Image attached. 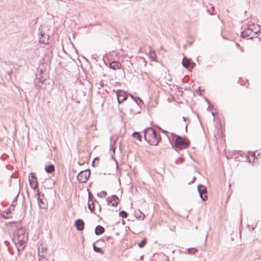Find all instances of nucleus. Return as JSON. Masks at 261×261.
I'll list each match as a JSON object with an SVG mask.
<instances>
[{
	"label": "nucleus",
	"instance_id": "f257e3e1",
	"mask_svg": "<svg viewBox=\"0 0 261 261\" xmlns=\"http://www.w3.org/2000/svg\"><path fill=\"white\" fill-rule=\"evenodd\" d=\"M28 240V237L25 229L20 225H17L14 233L13 241L18 252L24 249Z\"/></svg>",
	"mask_w": 261,
	"mask_h": 261
},
{
	"label": "nucleus",
	"instance_id": "f03ea898",
	"mask_svg": "<svg viewBox=\"0 0 261 261\" xmlns=\"http://www.w3.org/2000/svg\"><path fill=\"white\" fill-rule=\"evenodd\" d=\"M260 31L259 25L254 23L249 24L242 32V37L248 39H251L257 37L258 33Z\"/></svg>",
	"mask_w": 261,
	"mask_h": 261
},
{
	"label": "nucleus",
	"instance_id": "7ed1b4c3",
	"mask_svg": "<svg viewBox=\"0 0 261 261\" xmlns=\"http://www.w3.org/2000/svg\"><path fill=\"white\" fill-rule=\"evenodd\" d=\"M144 137L145 140L151 145H157L161 139L151 127H148L144 130Z\"/></svg>",
	"mask_w": 261,
	"mask_h": 261
},
{
	"label": "nucleus",
	"instance_id": "20e7f679",
	"mask_svg": "<svg viewBox=\"0 0 261 261\" xmlns=\"http://www.w3.org/2000/svg\"><path fill=\"white\" fill-rule=\"evenodd\" d=\"M51 32L45 25H42L39 29V39L40 42L47 44L51 35Z\"/></svg>",
	"mask_w": 261,
	"mask_h": 261
},
{
	"label": "nucleus",
	"instance_id": "39448f33",
	"mask_svg": "<svg viewBox=\"0 0 261 261\" xmlns=\"http://www.w3.org/2000/svg\"><path fill=\"white\" fill-rule=\"evenodd\" d=\"M38 257L39 261H47L49 254L47 252L46 245L40 244L38 248Z\"/></svg>",
	"mask_w": 261,
	"mask_h": 261
},
{
	"label": "nucleus",
	"instance_id": "423d86ee",
	"mask_svg": "<svg viewBox=\"0 0 261 261\" xmlns=\"http://www.w3.org/2000/svg\"><path fill=\"white\" fill-rule=\"evenodd\" d=\"M175 147L178 149H183L189 146V143L181 137L177 136L174 142Z\"/></svg>",
	"mask_w": 261,
	"mask_h": 261
},
{
	"label": "nucleus",
	"instance_id": "0eeeda50",
	"mask_svg": "<svg viewBox=\"0 0 261 261\" xmlns=\"http://www.w3.org/2000/svg\"><path fill=\"white\" fill-rule=\"evenodd\" d=\"M90 170H85L81 171L77 175V179L81 183L86 182L90 176Z\"/></svg>",
	"mask_w": 261,
	"mask_h": 261
},
{
	"label": "nucleus",
	"instance_id": "6e6552de",
	"mask_svg": "<svg viewBox=\"0 0 261 261\" xmlns=\"http://www.w3.org/2000/svg\"><path fill=\"white\" fill-rule=\"evenodd\" d=\"M117 140V137H115L114 136H112L110 139V152H112L111 154V158L113 159L115 162L117 164V161L115 160L114 158V154L115 153L116 149V142Z\"/></svg>",
	"mask_w": 261,
	"mask_h": 261
},
{
	"label": "nucleus",
	"instance_id": "1a4fd4ad",
	"mask_svg": "<svg viewBox=\"0 0 261 261\" xmlns=\"http://www.w3.org/2000/svg\"><path fill=\"white\" fill-rule=\"evenodd\" d=\"M29 181L31 187L33 189H35L37 187L38 182L37 181V177L32 172L30 173L29 175Z\"/></svg>",
	"mask_w": 261,
	"mask_h": 261
},
{
	"label": "nucleus",
	"instance_id": "9d476101",
	"mask_svg": "<svg viewBox=\"0 0 261 261\" xmlns=\"http://www.w3.org/2000/svg\"><path fill=\"white\" fill-rule=\"evenodd\" d=\"M37 79L41 83H43L44 81L48 77L47 73L46 71H43L42 69L38 70V73L36 74Z\"/></svg>",
	"mask_w": 261,
	"mask_h": 261
},
{
	"label": "nucleus",
	"instance_id": "9b49d317",
	"mask_svg": "<svg viewBox=\"0 0 261 261\" xmlns=\"http://www.w3.org/2000/svg\"><path fill=\"white\" fill-rule=\"evenodd\" d=\"M117 100L119 103L122 102L127 98V95L125 92L121 90H118L116 92Z\"/></svg>",
	"mask_w": 261,
	"mask_h": 261
},
{
	"label": "nucleus",
	"instance_id": "f8f14e48",
	"mask_svg": "<svg viewBox=\"0 0 261 261\" xmlns=\"http://www.w3.org/2000/svg\"><path fill=\"white\" fill-rule=\"evenodd\" d=\"M198 191L200 198L203 200H205L207 198V196L205 195L204 196H203V194H205L207 192L205 187L201 185H199L198 186Z\"/></svg>",
	"mask_w": 261,
	"mask_h": 261
},
{
	"label": "nucleus",
	"instance_id": "ddd939ff",
	"mask_svg": "<svg viewBox=\"0 0 261 261\" xmlns=\"http://www.w3.org/2000/svg\"><path fill=\"white\" fill-rule=\"evenodd\" d=\"M107 200L108 204H111L113 206H116L117 205L119 198L116 195H113L111 197H108Z\"/></svg>",
	"mask_w": 261,
	"mask_h": 261
},
{
	"label": "nucleus",
	"instance_id": "4468645a",
	"mask_svg": "<svg viewBox=\"0 0 261 261\" xmlns=\"http://www.w3.org/2000/svg\"><path fill=\"white\" fill-rule=\"evenodd\" d=\"M182 66L186 68L189 67L193 68L194 67V63H191L190 60L188 59L186 57H184L182 59Z\"/></svg>",
	"mask_w": 261,
	"mask_h": 261
},
{
	"label": "nucleus",
	"instance_id": "2eb2a0df",
	"mask_svg": "<svg viewBox=\"0 0 261 261\" xmlns=\"http://www.w3.org/2000/svg\"><path fill=\"white\" fill-rule=\"evenodd\" d=\"M75 225L78 230H83L84 228V222L82 219H77L76 220Z\"/></svg>",
	"mask_w": 261,
	"mask_h": 261
},
{
	"label": "nucleus",
	"instance_id": "dca6fc26",
	"mask_svg": "<svg viewBox=\"0 0 261 261\" xmlns=\"http://www.w3.org/2000/svg\"><path fill=\"white\" fill-rule=\"evenodd\" d=\"M91 194L89 193L88 208L91 212H93L94 210V204L93 199H91Z\"/></svg>",
	"mask_w": 261,
	"mask_h": 261
},
{
	"label": "nucleus",
	"instance_id": "f3484780",
	"mask_svg": "<svg viewBox=\"0 0 261 261\" xmlns=\"http://www.w3.org/2000/svg\"><path fill=\"white\" fill-rule=\"evenodd\" d=\"M105 228L103 227L100 225H97L95 228V233L96 235H100L104 232Z\"/></svg>",
	"mask_w": 261,
	"mask_h": 261
},
{
	"label": "nucleus",
	"instance_id": "a211bd4d",
	"mask_svg": "<svg viewBox=\"0 0 261 261\" xmlns=\"http://www.w3.org/2000/svg\"><path fill=\"white\" fill-rule=\"evenodd\" d=\"M45 170L48 173H51L55 171V167L53 165H49L45 167Z\"/></svg>",
	"mask_w": 261,
	"mask_h": 261
},
{
	"label": "nucleus",
	"instance_id": "6ab92c4d",
	"mask_svg": "<svg viewBox=\"0 0 261 261\" xmlns=\"http://www.w3.org/2000/svg\"><path fill=\"white\" fill-rule=\"evenodd\" d=\"M135 214L137 218L143 219L145 218V215L143 214L139 210L136 211Z\"/></svg>",
	"mask_w": 261,
	"mask_h": 261
},
{
	"label": "nucleus",
	"instance_id": "aec40b11",
	"mask_svg": "<svg viewBox=\"0 0 261 261\" xmlns=\"http://www.w3.org/2000/svg\"><path fill=\"white\" fill-rule=\"evenodd\" d=\"M110 67L111 69L114 70L120 68L119 67L118 63L116 61L112 62L110 64Z\"/></svg>",
	"mask_w": 261,
	"mask_h": 261
},
{
	"label": "nucleus",
	"instance_id": "412c9836",
	"mask_svg": "<svg viewBox=\"0 0 261 261\" xmlns=\"http://www.w3.org/2000/svg\"><path fill=\"white\" fill-rule=\"evenodd\" d=\"M149 58L153 61L155 60L156 54L154 51L150 50L149 53Z\"/></svg>",
	"mask_w": 261,
	"mask_h": 261
},
{
	"label": "nucleus",
	"instance_id": "4be33fe9",
	"mask_svg": "<svg viewBox=\"0 0 261 261\" xmlns=\"http://www.w3.org/2000/svg\"><path fill=\"white\" fill-rule=\"evenodd\" d=\"M132 135L135 138H136L139 141H141L142 137L139 133L134 132L133 133Z\"/></svg>",
	"mask_w": 261,
	"mask_h": 261
},
{
	"label": "nucleus",
	"instance_id": "5701e85b",
	"mask_svg": "<svg viewBox=\"0 0 261 261\" xmlns=\"http://www.w3.org/2000/svg\"><path fill=\"white\" fill-rule=\"evenodd\" d=\"M197 251V250L196 248H188L187 249V253L188 254H194Z\"/></svg>",
	"mask_w": 261,
	"mask_h": 261
},
{
	"label": "nucleus",
	"instance_id": "b1692460",
	"mask_svg": "<svg viewBox=\"0 0 261 261\" xmlns=\"http://www.w3.org/2000/svg\"><path fill=\"white\" fill-rule=\"evenodd\" d=\"M97 196L100 198H103L107 195V192L104 191H102L97 194Z\"/></svg>",
	"mask_w": 261,
	"mask_h": 261
},
{
	"label": "nucleus",
	"instance_id": "393cba45",
	"mask_svg": "<svg viewBox=\"0 0 261 261\" xmlns=\"http://www.w3.org/2000/svg\"><path fill=\"white\" fill-rule=\"evenodd\" d=\"M93 250L96 252H98V253H102L103 252L101 250V248H99V247H96L95 245V244H93Z\"/></svg>",
	"mask_w": 261,
	"mask_h": 261
},
{
	"label": "nucleus",
	"instance_id": "a878e982",
	"mask_svg": "<svg viewBox=\"0 0 261 261\" xmlns=\"http://www.w3.org/2000/svg\"><path fill=\"white\" fill-rule=\"evenodd\" d=\"M38 204L40 207L42 208H45L46 205L44 204L43 201L38 198Z\"/></svg>",
	"mask_w": 261,
	"mask_h": 261
},
{
	"label": "nucleus",
	"instance_id": "bb28decb",
	"mask_svg": "<svg viewBox=\"0 0 261 261\" xmlns=\"http://www.w3.org/2000/svg\"><path fill=\"white\" fill-rule=\"evenodd\" d=\"M146 244V239L144 238L140 243L138 244V246L140 248H143Z\"/></svg>",
	"mask_w": 261,
	"mask_h": 261
},
{
	"label": "nucleus",
	"instance_id": "cd10ccee",
	"mask_svg": "<svg viewBox=\"0 0 261 261\" xmlns=\"http://www.w3.org/2000/svg\"><path fill=\"white\" fill-rule=\"evenodd\" d=\"M119 216L123 218H126L127 217V214L125 211H122L119 213Z\"/></svg>",
	"mask_w": 261,
	"mask_h": 261
},
{
	"label": "nucleus",
	"instance_id": "c85d7f7f",
	"mask_svg": "<svg viewBox=\"0 0 261 261\" xmlns=\"http://www.w3.org/2000/svg\"><path fill=\"white\" fill-rule=\"evenodd\" d=\"M96 84L99 88H100V87H102L103 86V83L102 81H99Z\"/></svg>",
	"mask_w": 261,
	"mask_h": 261
},
{
	"label": "nucleus",
	"instance_id": "c756f323",
	"mask_svg": "<svg viewBox=\"0 0 261 261\" xmlns=\"http://www.w3.org/2000/svg\"><path fill=\"white\" fill-rule=\"evenodd\" d=\"M129 96H130V97L133 99H134V101H135V103H136L137 105H138V102H137V99H135V97H134L132 94H129Z\"/></svg>",
	"mask_w": 261,
	"mask_h": 261
},
{
	"label": "nucleus",
	"instance_id": "7c9ffc66",
	"mask_svg": "<svg viewBox=\"0 0 261 261\" xmlns=\"http://www.w3.org/2000/svg\"><path fill=\"white\" fill-rule=\"evenodd\" d=\"M251 156L253 158V161L252 162H254L255 161V153H252Z\"/></svg>",
	"mask_w": 261,
	"mask_h": 261
},
{
	"label": "nucleus",
	"instance_id": "2f4dec72",
	"mask_svg": "<svg viewBox=\"0 0 261 261\" xmlns=\"http://www.w3.org/2000/svg\"><path fill=\"white\" fill-rule=\"evenodd\" d=\"M195 179H196V177H194L193 181H192V182H193L195 181Z\"/></svg>",
	"mask_w": 261,
	"mask_h": 261
},
{
	"label": "nucleus",
	"instance_id": "473e14b6",
	"mask_svg": "<svg viewBox=\"0 0 261 261\" xmlns=\"http://www.w3.org/2000/svg\"><path fill=\"white\" fill-rule=\"evenodd\" d=\"M137 99H138L140 102H142V100H141L140 98L138 97V98H137Z\"/></svg>",
	"mask_w": 261,
	"mask_h": 261
},
{
	"label": "nucleus",
	"instance_id": "72a5a7b5",
	"mask_svg": "<svg viewBox=\"0 0 261 261\" xmlns=\"http://www.w3.org/2000/svg\"><path fill=\"white\" fill-rule=\"evenodd\" d=\"M183 119H184V121H185V120H186V118H185V117H183Z\"/></svg>",
	"mask_w": 261,
	"mask_h": 261
},
{
	"label": "nucleus",
	"instance_id": "f704fd0d",
	"mask_svg": "<svg viewBox=\"0 0 261 261\" xmlns=\"http://www.w3.org/2000/svg\"><path fill=\"white\" fill-rule=\"evenodd\" d=\"M96 158H95L94 160L93 161V164L94 163V161L96 160Z\"/></svg>",
	"mask_w": 261,
	"mask_h": 261
},
{
	"label": "nucleus",
	"instance_id": "c9c22d12",
	"mask_svg": "<svg viewBox=\"0 0 261 261\" xmlns=\"http://www.w3.org/2000/svg\"><path fill=\"white\" fill-rule=\"evenodd\" d=\"M249 162H250V163L252 162V161H251L250 159L249 160Z\"/></svg>",
	"mask_w": 261,
	"mask_h": 261
},
{
	"label": "nucleus",
	"instance_id": "e433bc0d",
	"mask_svg": "<svg viewBox=\"0 0 261 261\" xmlns=\"http://www.w3.org/2000/svg\"><path fill=\"white\" fill-rule=\"evenodd\" d=\"M163 132L164 133H165L167 132H166V131H165V130H163Z\"/></svg>",
	"mask_w": 261,
	"mask_h": 261
},
{
	"label": "nucleus",
	"instance_id": "4c0bfd02",
	"mask_svg": "<svg viewBox=\"0 0 261 261\" xmlns=\"http://www.w3.org/2000/svg\"><path fill=\"white\" fill-rule=\"evenodd\" d=\"M212 114V115L214 116V113L213 112Z\"/></svg>",
	"mask_w": 261,
	"mask_h": 261
},
{
	"label": "nucleus",
	"instance_id": "58836bf2",
	"mask_svg": "<svg viewBox=\"0 0 261 261\" xmlns=\"http://www.w3.org/2000/svg\"><path fill=\"white\" fill-rule=\"evenodd\" d=\"M260 40L261 41V37L260 38Z\"/></svg>",
	"mask_w": 261,
	"mask_h": 261
}]
</instances>
